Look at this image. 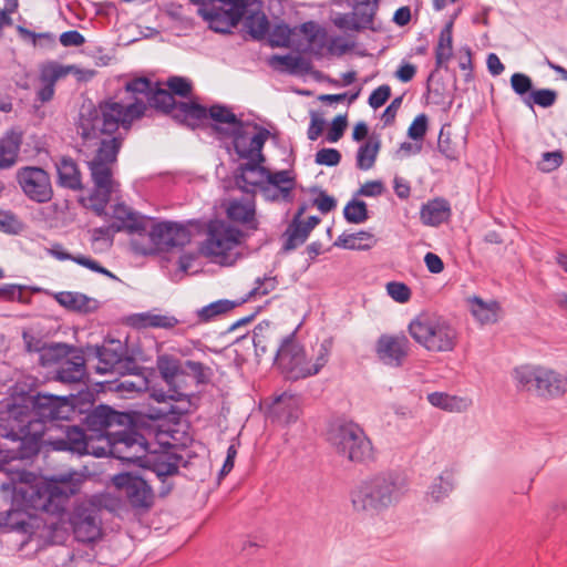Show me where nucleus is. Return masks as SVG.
Segmentation results:
<instances>
[{
  "instance_id": "62",
  "label": "nucleus",
  "mask_w": 567,
  "mask_h": 567,
  "mask_svg": "<svg viewBox=\"0 0 567 567\" xmlns=\"http://www.w3.org/2000/svg\"><path fill=\"white\" fill-rule=\"evenodd\" d=\"M511 85L516 94L523 96L532 90L533 82L526 74L514 73L511 78Z\"/></svg>"
},
{
  "instance_id": "7",
  "label": "nucleus",
  "mask_w": 567,
  "mask_h": 567,
  "mask_svg": "<svg viewBox=\"0 0 567 567\" xmlns=\"http://www.w3.org/2000/svg\"><path fill=\"white\" fill-rule=\"evenodd\" d=\"M241 239L243 231L237 227L225 220H212L200 251L214 264L233 266L240 256L238 247Z\"/></svg>"
},
{
  "instance_id": "43",
  "label": "nucleus",
  "mask_w": 567,
  "mask_h": 567,
  "mask_svg": "<svg viewBox=\"0 0 567 567\" xmlns=\"http://www.w3.org/2000/svg\"><path fill=\"white\" fill-rule=\"evenodd\" d=\"M244 301L245 300L233 301L228 299H220L198 309L196 311V316L199 322H210L216 318L231 311L234 308L241 305Z\"/></svg>"
},
{
  "instance_id": "56",
  "label": "nucleus",
  "mask_w": 567,
  "mask_h": 567,
  "mask_svg": "<svg viewBox=\"0 0 567 567\" xmlns=\"http://www.w3.org/2000/svg\"><path fill=\"white\" fill-rule=\"evenodd\" d=\"M388 295L399 303H405L411 299V289L400 281H390L385 286Z\"/></svg>"
},
{
  "instance_id": "40",
  "label": "nucleus",
  "mask_w": 567,
  "mask_h": 567,
  "mask_svg": "<svg viewBox=\"0 0 567 567\" xmlns=\"http://www.w3.org/2000/svg\"><path fill=\"white\" fill-rule=\"evenodd\" d=\"M73 349V347L64 343H51L35 348L34 351L39 352V362L42 367L56 365L58 368L71 354Z\"/></svg>"
},
{
  "instance_id": "25",
  "label": "nucleus",
  "mask_w": 567,
  "mask_h": 567,
  "mask_svg": "<svg viewBox=\"0 0 567 567\" xmlns=\"http://www.w3.org/2000/svg\"><path fill=\"white\" fill-rule=\"evenodd\" d=\"M226 214L231 221L241 224L247 229L256 230L258 228L256 204L252 195H246L241 198L229 200L226 207Z\"/></svg>"
},
{
  "instance_id": "21",
  "label": "nucleus",
  "mask_w": 567,
  "mask_h": 567,
  "mask_svg": "<svg viewBox=\"0 0 567 567\" xmlns=\"http://www.w3.org/2000/svg\"><path fill=\"white\" fill-rule=\"evenodd\" d=\"M113 483L125 491L133 507L148 508L153 504V491L144 478L122 473L113 477Z\"/></svg>"
},
{
  "instance_id": "59",
  "label": "nucleus",
  "mask_w": 567,
  "mask_h": 567,
  "mask_svg": "<svg viewBox=\"0 0 567 567\" xmlns=\"http://www.w3.org/2000/svg\"><path fill=\"white\" fill-rule=\"evenodd\" d=\"M24 287L16 284H6L0 287V301L25 302L23 298Z\"/></svg>"
},
{
  "instance_id": "8",
  "label": "nucleus",
  "mask_w": 567,
  "mask_h": 567,
  "mask_svg": "<svg viewBox=\"0 0 567 567\" xmlns=\"http://www.w3.org/2000/svg\"><path fill=\"white\" fill-rule=\"evenodd\" d=\"M518 391H525L545 399H556L567 392V378L561 373L542 365L525 364L512 372Z\"/></svg>"
},
{
  "instance_id": "64",
  "label": "nucleus",
  "mask_w": 567,
  "mask_h": 567,
  "mask_svg": "<svg viewBox=\"0 0 567 567\" xmlns=\"http://www.w3.org/2000/svg\"><path fill=\"white\" fill-rule=\"evenodd\" d=\"M391 96V87L386 84H383L377 87L369 96V105L377 110L381 107Z\"/></svg>"
},
{
  "instance_id": "22",
  "label": "nucleus",
  "mask_w": 567,
  "mask_h": 567,
  "mask_svg": "<svg viewBox=\"0 0 567 567\" xmlns=\"http://www.w3.org/2000/svg\"><path fill=\"white\" fill-rule=\"evenodd\" d=\"M296 178L290 171H278L271 173L261 193L267 200L291 203L293 200V189Z\"/></svg>"
},
{
  "instance_id": "61",
  "label": "nucleus",
  "mask_w": 567,
  "mask_h": 567,
  "mask_svg": "<svg viewBox=\"0 0 567 567\" xmlns=\"http://www.w3.org/2000/svg\"><path fill=\"white\" fill-rule=\"evenodd\" d=\"M341 161V154L336 148H321L316 153V163L326 166H336Z\"/></svg>"
},
{
  "instance_id": "11",
  "label": "nucleus",
  "mask_w": 567,
  "mask_h": 567,
  "mask_svg": "<svg viewBox=\"0 0 567 567\" xmlns=\"http://www.w3.org/2000/svg\"><path fill=\"white\" fill-rule=\"evenodd\" d=\"M20 401L28 405L29 419L43 425V439L55 431L56 421H66L74 413L73 406L64 396L39 393L21 398Z\"/></svg>"
},
{
  "instance_id": "23",
  "label": "nucleus",
  "mask_w": 567,
  "mask_h": 567,
  "mask_svg": "<svg viewBox=\"0 0 567 567\" xmlns=\"http://www.w3.org/2000/svg\"><path fill=\"white\" fill-rule=\"evenodd\" d=\"M112 217L115 223L112 226L115 230L126 231L128 234L144 235L148 229L152 218L143 216L124 204H116L112 210Z\"/></svg>"
},
{
  "instance_id": "60",
  "label": "nucleus",
  "mask_w": 567,
  "mask_h": 567,
  "mask_svg": "<svg viewBox=\"0 0 567 567\" xmlns=\"http://www.w3.org/2000/svg\"><path fill=\"white\" fill-rule=\"evenodd\" d=\"M427 130V116L425 114L417 115L411 123L408 135L414 141L423 140Z\"/></svg>"
},
{
  "instance_id": "20",
  "label": "nucleus",
  "mask_w": 567,
  "mask_h": 567,
  "mask_svg": "<svg viewBox=\"0 0 567 567\" xmlns=\"http://www.w3.org/2000/svg\"><path fill=\"white\" fill-rule=\"evenodd\" d=\"M410 349V341L404 334H382L375 346L379 360L392 368L403 364Z\"/></svg>"
},
{
  "instance_id": "18",
  "label": "nucleus",
  "mask_w": 567,
  "mask_h": 567,
  "mask_svg": "<svg viewBox=\"0 0 567 567\" xmlns=\"http://www.w3.org/2000/svg\"><path fill=\"white\" fill-rule=\"evenodd\" d=\"M70 523L79 542L90 543L101 536L100 509L92 503H80L71 514Z\"/></svg>"
},
{
  "instance_id": "55",
  "label": "nucleus",
  "mask_w": 567,
  "mask_h": 567,
  "mask_svg": "<svg viewBox=\"0 0 567 567\" xmlns=\"http://www.w3.org/2000/svg\"><path fill=\"white\" fill-rule=\"evenodd\" d=\"M277 284V279L271 276L257 278L255 287L248 293V299L267 296L276 289Z\"/></svg>"
},
{
  "instance_id": "1",
  "label": "nucleus",
  "mask_w": 567,
  "mask_h": 567,
  "mask_svg": "<svg viewBox=\"0 0 567 567\" xmlns=\"http://www.w3.org/2000/svg\"><path fill=\"white\" fill-rule=\"evenodd\" d=\"M154 84L146 78L127 82L124 91L95 106H83L78 122V133L85 147L97 146L94 156L87 161L93 188L82 196L81 204L97 216L106 215L111 196L117 193L120 184L114 178V165L121 147V140L113 134L120 126L127 130L133 121L146 112V102Z\"/></svg>"
},
{
  "instance_id": "32",
  "label": "nucleus",
  "mask_w": 567,
  "mask_h": 567,
  "mask_svg": "<svg viewBox=\"0 0 567 567\" xmlns=\"http://www.w3.org/2000/svg\"><path fill=\"white\" fill-rule=\"evenodd\" d=\"M426 399L432 406L449 413L465 412L473 404L468 396H460L439 391L429 393Z\"/></svg>"
},
{
  "instance_id": "57",
  "label": "nucleus",
  "mask_w": 567,
  "mask_h": 567,
  "mask_svg": "<svg viewBox=\"0 0 567 567\" xmlns=\"http://www.w3.org/2000/svg\"><path fill=\"white\" fill-rule=\"evenodd\" d=\"M168 91L174 95L187 97L192 93V82L182 76H172L167 80Z\"/></svg>"
},
{
  "instance_id": "4",
  "label": "nucleus",
  "mask_w": 567,
  "mask_h": 567,
  "mask_svg": "<svg viewBox=\"0 0 567 567\" xmlns=\"http://www.w3.org/2000/svg\"><path fill=\"white\" fill-rule=\"evenodd\" d=\"M332 349L330 339L323 340L308 358L305 348L296 340L295 332L287 336L276 353V362L287 378L306 379L318 374L328 363Z\"/></svg>"
},
{
  "instance_id": "29",
  "label": "nucleus",
  "mask_w": 567,
  "mask_h": 567,
  "mask_svg": "<svg viewBox=\"0 0 567 567\" xmlns=\"http://www.w3.org/2000/svg\"><path fill=\"white\" fill-rule=\"evenodd\" d=\"M319 223L320 218L317 216H310L306 221H298V219H291L282 235V250L285 252H288L303 245L312 229Z\"/></svg>"
},
{
  "instance_id": "41",
  "label": "nucleus",
  "mask_w": 567,
  "mask_h": 567,
  "mask_svg": "<svg viewBox=\"0 0 567 567\" xmlns=\"http://www.w3.org/2000/svg\"><path fill=\"white\" fill-rule=\"evenodd\" d=\"M380 148V137L378 135H371L357 152V167L362 171L371 169L374 166Z\"/></svg>"
},
{
  "instance_id": "48",
  "label": "nucleus",
  "mask_w": 567,
  "mask_h": 567,
  "mask_svg": "<svg viewBox=\"0 0 567 567\" xmlns=\"http://www.w3.org/2000/svg\"><path fill=\"white\" fill-rule=\"evenodd\" d=\"M353 2H355L354 17H358L354 27L369 28L373 22L378 0H353Z\"/></svg>"
},
{
  "instance_id": "3",
  "label": "nucleus",
  "mask_w": 567,
  "mask_h": 567,
  "mask_svg": "<svg viewBox=\"0 0 567 567\" xmlns=\"http://www.w3.org/2000/svg\"><path fill=\"white\" fill-rule=\"evenodd\" d=\"M408 491L404 477L394 473H380L360 481L350 492L357 513L378 515L400 502Z\"/></svg>"
},
{
  "instance_id": "13",
  "label": "nucleus",
  "mask_w": 567,
  "mask_h": 567,
  "mask_svg": "<svg viewBox=\"0 0 567 567\" xmlns=\"http://www.w3.org/2000/svg\"><path fill=\"white\" fill-rule=\"evenodd\" d=\"M145 234L150 238L147 246H138L136 241H132L134 250L142 255H152L158 249L181 247L190 240V231L186 226L168 220L155 221L152 218Z\"/></svg>"
},
{
  "instance_id": "44",
  "label": "nucleus",
  "mask_w": 567,
  "mask_h": 567,
  "mask_svg": "<svg viewBox=\"0 0 567 567\" xmlns=\"http://www.w3.org/2000/svg\"><path fill=\"white\" fill-rule=\"evenodd\" d=\"M21 137L16 133L7 134L0 140V168L11 167L20 151Z\"/></svg>"
},
{
  "instance_id": "34",
  "label": "nucleus",
  "mask_w": 567,
  "mask_h": 567,
  "mask_svg": "<svg viewBox=\"0 0 567 567\" xmlns=\"http://www.w3.org/2000/svg\"><path fill=\"white\" fill-rule=\"evenodd\" d=\"M472 316L481 324L495 323L499 318L501 306L496 300L485 301L480 297H471L467 299Z\"/></svg>"
},
{
  "instance_id": "39",
  "label": "nucleus",
  "mask_w": 567,
  "mask_h": 567,
  "mask_svg": "<svg viewBox=\"0 0 567 567\" xmlns=\"http://www.w3.org/2000/svg\"><path fill=\"white\" fill-rule=\"evenodd\" d=\"M133 322L138 328H154V329H173L179 323V320L167 313H159L156 311H146L137 313L133 317Z\"/></svg>"
},
{
  "instance_id": "47",
  "label": "nucleus",
  "mask_w": 567,
  "mask_h": 567,
  "mask_svg": "<svg viewBox=\"0 0 567 567\" xmlns=\"http://www.w3.org/2000/svg\"><path fill=\"white\" fill-rule=\"evenodd\" d=\"M178 103L175 102L174 95L165 89L154 85L150 96L147 97L146 106L150 105L164 113H171L174 115V107Z\"/></svg>"
},
{
  "instance_id": "6",
  "label": "nucleus",
  "mask_w": 567,
  "mask_h": 567,
  "mask_svg": "<svg viewBox=\"0 0 567 567\" xmlns=\"http://www.w3.org/2000/svg\"><path fill=\"white\" fill-rule=\"evenodd\" d=\"M409 332L429 352H452L458 342L456 328L435 313H420L410 322Z\"/></svg>"
},
{
  "instance_id": "5",
  "label": "nucleus",
  "mask_w": 567,
  "mask_h": 567,
  "mask_svg": "<svg viewBox=\"0 0 567 567\" xmlns=\"http://www.w3.org/2000/svg\"><path fill=\"white\" fill-rule=\"evenodd\" d=\"M28 416V405L22 402L0 406V436L19 442L27 450L24 455H37L42 446L43 425Z\"/></svg>"
},
{
  "instance_id": "54",
  "label": "nucleus",
  "mask_w": 567,
  "mask_h": 567,
  "mask_svg": "<svg viewBox=\"0 0 567 567\" xmlns=\"http://www.w3.org/2000/svg\"><path fill=\"white\" fill-rule=\"evenodd\" d=\"M437 148L439 152L450 161H457L460 157L458 148L456 144L453 143L450 132L445 131V127H442L440 132Z\"/></svg>"
},
{
  "instance_id": "17",
  "label": "nucleus",
  "mask_w": 567,
  "mask_h": 567,
  "mask_svg": "<svg viewBox=\"0 0 567 567\" xmlns=\"http://www.w3.org/2000/svg\"><path fill=\"white\" fill-rule=\"evenodd\" d=\"M17 183L32 202L44 204L52 199L53 188L49 174L38 166H24L17 171Z\"/></svg>"
},
{
  "instance_id": "42",
  "label": "nucleus",
  "mask_w": 567,
  "mask_h": 567,
  "mask_svg": "<svg viewBox=\"0 0 567 567\" xmlns=\"http://www.w3.org/2000/svg\"><path fill=\"white\" fill-rule=\"evenodd\" d=\"M377 244L373 234L369 231H358L353 234H342L338 237L336 246L351 250H368Z\"/></svg>"
},
{
  "instance_id": "14",
  "label": "nucleus",
  "mask_w": 567,
  "mask_h": 567,
  "mask_svg": "<svg viewBox=\"0 0 567 567\" xmlns=\"http://www.w3.org/2000/svg\"><path fill=\"white\" fill-rule=\"evenodd\" d=\"M251 2L252 0H212L203 10V17L210 29L226 33L239 23Z\"/></svg>"
},
{
  "instance_id": "30",
  "label": "nucleus",
  "mask_w": 567,
  "mask_h": 567,
  "mask_svg": "<svg viewBox=\"0 0 567 567\" xmlns=\"http://www.w3.org/2000/svg\"><path fill=\"white\" fill-rule=\"evenodd\" d=\"M85 377V359L82 352L73 349L60 367L55 369V380L62 383H78Z\"/></svg>"
},
{
  "instance_id": "38",
  "label": "nucleus",
  "mask_w": 567,
  "mask_h": 567,
  "mask_svg": "<svg viewBox=\"0 0 567 567\" xmlns=\"http://www.w3.org/2000/svg\"><path fill=\"white\" fill-rule=\"evenodd\" d=\"M435 68L446 69L453 56V21H449L440 31L435 45Z\"/></svg>"
},
{
  "instance_id": "26",
  "label": "nucleus",
  "mask_w": 567,
  "mask_h": 567,
  "mask_svg": "<svg viewBox=\"0 0 567 567\" xmlns=\"http://www.w3.org/2000/svg\"><path fill=\"white\" fill-rule=\"evenodd\" d=\"M138 466L147 468L158 478H163L178 472V458L168 451H150L148 446Z\"/></svg>"
},
{
  "instance_id": "19",
  "label": "nucleus",
  "mask_w": 567,
  "mask_h": 567,
  "mask_svg": "<svg viewBox=\"0 0 567 567\" xmlns=\"http://www.w3.org/2000/svg\"><path fill=\"white\" fill-rule=\"evenodd\" d=\"M61 435L50 433L42 441V445H49L54 451H69L79 455L89 454V442L84 431L78 426L58 425Z\"/></svg>"
},
{
  "instance_id": "45",
  "label": "nucleus",
  "mask_w": 567,
  "mask_h": 567,
  "mask_svg": "<svg viewBox=\"0 0 567 567\" xmlns=\"http://www.w3.org/2000/svg\"><path fill=\"white\" fill-rule=\"evenodd\" d=\"M301 32L307 37L312 53L322 55L328 41L327 32L312 21L302 23Z\"/></svg>"
},
{
  "instance_id": "58",
  "label": "nucleus",
  "mask_w": 567,
  "mask_h": 567,
  "mask_svg": "<svg viewBox=\"0 0 567 567\" xmlns=\"http://www.w3.org/2000/svg\"><path fill=\"white\" fill-rule=\"evenodd\" d=\"M563 154L559 151L545 152L542 155V161L538 163V169L544 173H550L563 164Z\"/></svg>"
},
{
  "instance_id": "51",
  "label": "nucleus",
  "mask_w": 567,
  "mask_h": 567,
  "mask_svg": "<svg viewBox=\"0 0 567 567\" xmlns=\"http://www.w3.org/2000/svg\"><path fill=\"white\" fill-rule=\"evenodd\" d=\"M56 300L61 306L76 311H86L90 302L85 295L70 291L58 293Z\"/></svg>"
},
{
  "instance_id": "2",
  "label": "nucleus",
  "mask_w": 567,
  "mask_h": 567,
  "mask_svg": "<svg viewBox=\"0 0 567 567\" xmlns=\"http://www.w3.org/2000/svg\"><path fill=\"white\" fill-rule=\"evenodd\" d=\"M25 451L21 445L18 450H10L0 444V472H4L9 478L1 484V491L21 496L28 507L62 517L69 497L79 491L78 484L65 477L38 482L33 473L12 467V461L32 456L24 455Z\"/></svg>"
},
{
  "instance_id": "46",
  "label": "nucleus",
  "mask_w": 567,
  "mask_h": 567,
  "mask_svg": "<svg viewBox=\"0 0 567 567\" xmlns=\"http://www.w3.org/2000/svg\"><path fill=\"white\" fill-rule=\"evenodd\" d=\"M454 488V478L451 471H443L433 480L427 489V497L434 502H440L447 497Z\"/></svg>"
},
{
  "instance_id": "31",
  "label": "nucleus",
  "mask_w": 567,
  "mask_h": 567,
  "mask_svg": "<svg viewBox=\"0 0 567 567\" xmlns=\"http://www.w3.org/2000/svg\"><path fill=\"white\" fill-rule=\"evenodd\" d=\"M207 117L214 122V130L220 136L226 138L243 122L226 105L215 104L207 109Z\"/></svg>"
},
{
  "instance_id": "16",
  "label": "nucleus",
  "mask_w": 567,
  "mask_h": 567,
  "mask_svg": "<svg viewBox=\"0 0 567 567\" xmlns=\"http://www.w3.org/2000/svg\"><path fill=\"white\" fill-rule=\"evenodd\" d=\"M268 137V130L241 122L226 138H231L234 150L241 159L265 161L262 148Z\"/></svg>"
},
{
  "instance_id": "10",
  "label": "nucleus",
  "mask_w": 567,
  "mask_h": 567,
  "mask_svg": "<svg viewBox=\"0 0 567 567\" xmlns=\"http://www.w3.org/2000/svg\"><path fill=\"white\" fill-rule=\"evenodd\" d=\"M41 522L42 520L32 518L24 512L18 509L0 513V529L6 532L16 530L27 535V538L21 540V547L35 542L38 549L40 547V538H45V543L48 544H60L64 542L66 533L58 522H44L42 532L38 535L33 529H39Z\"/></svg>"
},
{
  "instance_id": "63",
  "label": "nucleus",
  "mask_w": 567,
  "mask_h": 567,
  "mask_svg": "<svg viewBox=\"0 0 567 567\" xmlns=\"http://www.w3.org/2000/svg\"><path fill=\"white\" fill-rule=\"evenodd\" d=\"M347 127L346 115H338L331 123V126L327 134V141L329 143H337L343 135Z\"/></svg>"
},
{
  "instance_id": "35",
  "label": "nucleus",
  "mask_w": 567,
  "mask_h": 567,
  "mask_svg": "<svg viewBox=\"0 0 567 567\" xmlns=\"http://www.w3.org/2000/svg\"><path fill=\"white\" fill-rule=\"evenodd\" d=\"M173 118L195 128L207 118V109L195 102H179L174 107Z\"/></svg>"
},
{
  "instance_id": "53",
  "label": "nucleus",
  "mask_w": 567,
  "mask_h": 567,
  "mask_svg": "<svg viewBox=\"0 0 567 567\" xmlns=\"http://www.w3.org/2000/svg\"><path fill=\"white\" fill-rule=\"evenodd\" d=\"M343 215L349 223L361 224L368 219L367 204L352 199L346 205Z\"/></svg>"
},
{
  "instance_id": "33",
  "label": "nucleus",
  "mask_w": 567,
  "mask_h": 567,
  "mask_svg": "<svg viewBox=\"0 0 567 567\" xmlns=\"http://www.w3.org/2000/svg\"><path fill=\"white\" fill-rule=\"evenodd\" d=\"M451 215V206L444 198H434L424 204L420 210V219L426 226H439Z\"/></svg>"
},
{
  "instance_id": "24",
  "label": "nucleus",
  "mask_w": 567,
  "mask_h": 567,
  "mask_svg": "<svg viewBox=\"0 0 567 567\" xmlns=\"http://www.w3.org/2000/svg\"><path fill=\"white\" fill-rule=\"evenodd\" d=\"M264 162L265 161L259 159H247L246 163L239 165L238 174L236 175V184L247 194L254 192L256 187H259L261 190L269 178L271 173L262 166Z\"/></svg>"
},
{
  "instance_id": "49",
  "label": "nucleus",
  "mask_w": 567,
  "mask_h": 567,
  "mask_svg": "<svg viewBox=\"0 0 567 567\" xmlns=\"http://www.w3.org/2000/svg\"><path fill=\"white\" fill-rule=\"evenodd\" d=\"M245 27L255 39H262L269 29V22L265 13L250 10L245 19Z\"/></svg>"
},
{
  "instance_id": "12",
  "label": "nucleus",
  "mask_w": 567,
  "mask_h": 567,
  "mask_svg": "<svg viewBox=\"0 0 567 567\" xmlns=\"http://www.w3.org/2000/svg\"><path fill=\"white\" fill-rule=\"evenodd\" d=\"M106 447L100 451H93L95 456L110 455L122 462L135 464L138 466L148 443L145 437L132 430L107 431L104 434Z\"/></svg>"
},
{
  "instance_id": "36",
  "label": "nucleus",
  "mask_w": 567,
  "mask_h": 567,
  "mask_svg": "<svg viewBox=\"0 0 567 567\" xmlns=\"http://www.w3.org/2000/svg\"><path fill=\"white\" fill-rule=\"evenodd\" d=\"M130 421L127 413L113 410L107 405L96 406L89 415V422L101 430H107L114 425H124Z\"/></svg>"
},
{
  "instance_id": "9",
  "label": "nucleus",
  "mask_w": 567,
  "mask_h": 567,
  "mask_svg": "<svg viewBox=\"0 0 567 567\" xmlns=\"http://www.w3.org/2000/svg\"><path fill=\"white\" fill-rule=\"evenodd\" d=\"M328 440L337 452L351 462L364 463L374 458V449L363 429L354 422L333 424Z\"/></svg>"
},
{
  "instance_id": "37",
  "label": "nucleus",
  "mask_w": 567,
  "mask_h": 567,
  "mask_svg": "<svg viewBox=\"0 0 567 567\" xmlns=\"http://www.w3.org/2000/svg\"><path fill=\"white\" fill-rule=\"evenodd\" d=\"M55 166L60 186L72 190H81L83 188L80 169L72 158L62 157Z\"/></svg>"
},
{
  "instance_id": "50",
  "label": "nucleus",
  "mask_w": 567,
  "mask_h": 567,
  "mask_svg": "<svg viewBox=\"0 0 567 567\" xmlns=\"http://www.w3.org/2000/svg\"><path fill=\"white\" fill-rule=\"evenodd\" d=\"M157 369L167 384H172L181 372V362L169 354H162L157 358Z\"/></svg>"
},
{
  "instance_id": "15",
  "label": "nucleus",
  "mask_w": 567,
  "mask_h": 567,
  "mask_svg": "<svg viewBox=\"0 0 567 567\" xmlns=\"http://www.w3.org/2000/svg\"><path fill=\"white\" fill-rule=\"evenodd\" d=\"M99 374H134L138 367L134 359L127 355L126 347L120 340H105L95 348Z\"/></svg>"
},
{
  "instance_id": "28",
  "label": "nucleus",
  "mask_w": 567,
  "mask_h": 567,
  "mask_svg": "<svg viewBox=\"0 0 567 567\" xmlns=\"http://www.w3.org/2000/svg\"><path fill=\"white\" fill-rule=\"evenodd\" d=\"M71 66H63L56 62H49L40 68V87L37 91V97L42 103L49 102L54 95L55 83L68 75Z\"/></svg>"
},
{
  "instance_id": "52",
  "label": "nucleus",
  "mask_w": 567,
  "mask_h": 567,
  "mask_svg": "<svg viewBox=\"0 0 567 567\" xmlns=\"http://www.w3.org/2000/svg\"><path fill=\"white\" fill-rule=\"evenodd\" d=\"M557 100V92L550 89H539L533 91L528 97L524 99L525 104L533 106L536 104L540 107H550Z\"/></svg>"
},
{
  "instance_id": "27",
  "label": "nucleus",
  "mask_w": 567,
  "mask_h": 567,
  "mask_svg": "<svg viewBox=\"0 0 567 567\" xmlns=\"http://www.w3.org/2000/svg\"><path fill=\"white\" fill-rule=\"evenodd\" d=\"M271 417L282 424L297 422L301 415V400L296 394L282 393L278 395L270 406Z\"/></svg>"
}]
</instances>
